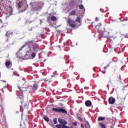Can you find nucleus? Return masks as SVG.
<instances>
[{
  "instance_id": "obj_33",
  "label": "nucleus",
  "mask_w": 128,
  "mask_h": 128,
  "mask_svg": "<svg viewBox=\"0 0 128 128\" xmlns=\"http://www.w3.org/2000/svg\"><path fill=\"white\" fill-rule=\"evenodd\" d=\"M106 68H108V66H105V67H104V70H106Z\"/></svg>"
},
{
  "instance_id": "obj_21",
  "label": "nucleus",
  "mask_w": 128,
  "mask_h": 128,
  "mask_svg": "<svg viewBox=\"0 0 128 128\" xmlns=\"http://www.w3.org/2000/svg\"><path fill=\"white\" fill-rule=\"evenodd\" d=\"M53 122L54 124H58V119H56V118H54Z\"/></svg>"
},
{
  "instance_id": "obj_17",
  "label": "nucleus",
  "mask_w": 128,
  "mask_h": 128,
  "mask_svg": "<svg viewBox=\"0 0 128 128\" xmlns=\"http://www.w3.org/2000/svg\"><path fill=\"white\" fill-rule=\"evenodd\" d=\"M22 2H18V8H22Z\"/></svg>"
},
{
  "instance_id": "obj_10",
  "label": "nucleus",
  "mask_w": 128,
  "mask_h": 128,
  "mask_svg": "<svg viewBox=\"0 0 128 128\" xmlns=\"http://www.w3.org/2000/svg\"><path fill=\"white\" fill-rule=\"evenodd\" d=\"M85 105L88 107L92 106V102L90 100H86L85 102Z\"/></svg>"
},
{
  "instance_id": "obj_3",
  "label": "nucleus",
  "mask_w": 128,
  "mask_h": 128,
  "mask_svg": "<svg viewBox=\"0 0 128 128\" xmlns=\"http://www.w3.org/2000/svg\"><path fill=\"white\" fill-rule=\"evenodd\" d=\"M52 110L55 112H60V114H68V112L65 109L62 108H52Z\"/></svg>"
},
{
  "instance_id": "obj_31",
  "label": "nucleus",
  "mask_w": 128,
  "mask_h": 128,
  "mask_svg": "<svg viewBox=\"0 0 128 128\" xmlns=\"http://www.w3.org/2000/svg\"><path fill=\"white\" fill-rule=\"evenodd\" d=\"M32 28L28 29V31L29 32H32Z\"/></svg>"
},
{
  "instance_id": "obj_28",
  "label": "nucleus",
  "mask_w": 128,
  "mask_h": 128,
  "mask_svg": "<svg viewBox=\"0 0 128 128\" xmlns=\"http://www.w3.org/2000/svg\"><path fill=\"white\" fill-rule=\"evenodd\" d=\"M63 128H69L68 126H66V125L63 126Z\"/></svg>"
},
{
  "instance_id": "obj_22",
  "label": "nucleus",
  "mask_w": 128,
  "mask_h": 128,
  "mask_svg": "<svg viewBox=\"0 0 128 128\" xmlns=\"http://www.w3.org/2000/svg\"><path fill=\"white\" fill-rule=\"evenodd\" d=\"M56 126L57 128H62V124H56Z\"/></svg>"
},
{
  "instance_id": "obj_38",
  "label": "nucleus",
  "mask_w": 128,
  "mask_h": 128,
  "mask_svg": "<svg viewBox=\"0 0 128 128\" xmlns=\"http://www.w3.org/2000/svg\"><path fill=\"white\" fill-rule=\"evenodd\" d=\"M110 128H114V126H111Z\"/></svg>"
},
{
  "instance_id": "obj_36",
  "label": "nucleus",
  "mask_w": 128,
  "mask_h": 128,
  "mask_svg": "<svg viewBox=\"0 0 128 128\" xmlns=\"http://www.w3.org/2000/svg\"><path fill=\"white\" fill-rule=\"evenodd\" d=\"M68 57H65V60H68V58H66Z\"/></svg>"
},
{
  "instance_id": "obj_24",
  "label": "nucleus",
  "mask_w": 128,
  "mask_h": 128,
  "mask_svg": "<svg viewBox=\"0 0 128 128\" xmlns=\"http://www.w3.org/2000/svg\"><path fill=\"white\" fill-rule=\"evenodd\" d=\"M64 120H62L60 118L58 119V121L60 122V124H62V122H63Z\"/></svg>"
},
{
  "instance_id": "obj_8",
  "label": "nucleus",
  "mask_w": 128,
  "mask_h": 128,
  "mask_svg": "<svg viewBox=\"0 0 128 128\" xmlns=\"http://www.w3.org/2000/svg\"><path fill=\"white\" fill-rule=\"evenodd\" d=\"M5 66H6V68H10H10L12 66V61L6 62L5 64Z\"/></svg>"
},
{
  "instance_id": "obj_14",
  "label": "nucleus",
  "mask_w": 128,
  "mask_h": 128,
  "mask_svg": "<svg viewBox=\"0 0 128 128\" xmlns=\"http://www.w3.org/2000/svg\"><path fill=\"white\" fill-rule=\"evenodd\" d=\"M60 124H62V126H66V124H68V122H66V120H63V121H62Z\"/></svg>"
},
{
  "instance_id": "obj_39",
  "label": "nucleus",
  "mask_w": 128,
  "mask_h": 128,
  "mask_svg": "<svg viewBox=\"0 0 128 128\" xmlns=\"http://www.w3.org/2000/svg\"><path fill=\"white\" fill-rule=\"evenodd\" d=\"M69 128H74V127H72V126H71V127H69Z\"/></svg>"
},
{
  "instance_id": "obj_32",
  "label": "nucleus",
  "mask_w": 128,
  "mask_h": 128,
  "mask_svg": "<svg viewBox=\"0 0 128 128\" xmlns=\"http://www.w3.org/2000/svg\"><path fill=\"white\" fill-rule=\"evenodd\" d=\"M70 63V60H68L67 62H66V64H69Z\"/></svg>"
},
{
  "instance_id": "obj_13",
  "label": "nucleus",
  "mask_w": 128,
  "mask_h": 128,
  "mask_svg": "<svg viewBox=\"0 0 128 128\" xmlns=\"http://www.w3.org/2000/svg\"><path fill=\"white\" fill-rule=\"evenodd\" d=\"M80 20H82V18H80V16H78L76 20H75V22H78L79 24H81V22H80Z\"/></svg>"
},
{
  "instance_id": "obj_7",
  "label": "nucleus",
  "mask_w": 128,
  "mask_h": 128,
  "mask_svg": "<svg viewBox=\"0 0 128 128\" xmlns=\"http://www.w3.org/2000/svg\"><path fill=\"white\" fill-rule=\"evenodd\" d=\"M30 7L34 10V8H36V2H31L30 4Z\"/></svg>"
},
{
  "instance_id": "obj_25",
  "label": "nucleus",
  "mask_w": 128,
  "mask_h": 128,
  "mask_svg": "<svg viewBox=\"0 0 128 128\" xmlns=\"http://www.w3.org/2000/svg\"><path fill=\"white\" fill-rule=\"evenodd\" d=\"M78 119L79 120H80V122H82V118L80 116H78Z\"/></svg>"
},
{
  "instance_id": "obj_41",
  "label": "nucleus",
  "mask_w": 128,
  "mask_h": 128,
  "mask_svg": "<svg viewBox=\"0 0 128 128\" xmlns=\"http://www.w3.org/2000/svg\"><path fill=\"white\" fill-rule=\"evenodd\" d=\"M110 66V64L108 66Z\"/></svg>"
},
{
  "instance_id": "obj_11",
  "label": "nucleus",
  "mask_w": 128,
  "mask_h": 128,
  "mask_svg": "<svg viewBox=\"0 0 128 128\" xmlns=\"http://www.w3.org/2000/svg\"><path fill=\"white\" fill-rule=\"evenodd\" d=\"M38 84H34L32 88L34 92L35 90H38Z\"/></svg>"
},
{
  "instance_id": "obj_29",
  "label": "nucleus",
  "mask_w": 128,
  "mask_h": 128,
  "mask_svg": "<svg viewBox=\"0 0 128 128\" xmlns=\"http://www.w3.org/2000/svg\"><path fill=\"white\" fill-rule=\"evenodd\" d=\"M81 128H84V126L83 124H81Z\"/></svg>"
},
{
  "instance_id": "obj_15",
  "label": "nucleus",
  "mask_w": 128,
  "mask_h": 128,
  "mask_svg": "<svg viewBox=\"0 0 128 128\" xmlns=\"http://www.w3.org/2000/svg\"><path fill=\"white\" fill-rule=\"evenodd\" d=\"M105 118L104 117L99 116L98 118V122H100L102 120H104Z\"/></svg>"
},
{
  "instance_id": "obj_27",
  "label": "nucleus",
  "mask_w": 128,
  "mask_h": 128,
  "mask_svg": "<svg viewBox=\"0 0 128 128\" xmlns=\"http://www.w3.org/2000/svg\"><path fill=\"white\" fill-rule=\"evenodd\" d=\"M117 80H120V76H118L116 78Z\"/></svg>"
},
{
  "instance_id": "obj_5",
  "label": "nucleus",
  "mask_w": 128,
  "mask_h": 128,
  "mask_svg": "<svg viewBox=\"0 0 128 128\" xmlns=\"http://www.w3.org/2000/svg\"><path fill=\"white\" fill-rule=\"evenodd\" d=\"M69 6L72 10L78 8V4L74 0H70L69 3Z\"/></svg>"
},
{
  "instance_id": "obj_9",
  "label": "nucleus",
  "mask_w": 128,
  "mask_h": 128,
  "mask_svg": "<svg viewBox=\"0 0 128 128\" xmlns=\"http://www.w3.org/2000/svg\"><path fill=\"white\" fill-rule=\"evenodd\" d=\"M108 32L106 31H104L102 32V38H108Z\"/></svg>"
},
{
  "instance_id": "obj_4",
  "label": "nucleus",
  "mask_w": 128,
  "mask_h": 128,
  "mask_svg": "<svg viewBox=\"0 0 128 128\" xmlns=\"http://www.w3.org/2000/svg\"><path fill=\"white\" fill-rule=\"evenodd\" d=\"M68 22L70 28H76V22L74 20L72 19H68Z\"/></svg>"
},
{
  "instance_id": "obj_37",
  "label": "nucleus",
  "mask_w": 128,
  "mask_h": 128,
  "mask_svg": "<svg viewBox=\"0 0 128 128\" xmlns=\"http://www.w3.org/2000/svg\"><path fill=\"white\" fill-rule=\"evenodd\" d=\"M68 42H66V45L68 46Z\"/></svg>"
},
{
  "instance_id": "obj_26",
  "label": "nucleus",
  "mask_w": 128,
  "mask_h": 128,
  "mask_svg": "<svg viewBox=\"0 0 128 128\" xmlns=\"http://www.w3.org/2000/svg\"><path fill=\"white\" fill-rule=\"evenodd\" d=\"M73 126H78V123H76V122H74L72 123Z\"/></svg>"
},
{
  "instance_id": "obj_16",
  "label": "nucleus",
  "mask_w": 128,
  "mask_h": 128,
  "mask_svg": "<svg viewBox=\"0 0 128 128\" xmlns=\"http://www.w3.org/2000/svg\"><path fill=\"white\" fill-rule=\"evenodd\" d=\"M44 120L46 121V122H50V118H48V116H44Z\"/></svg>"
},
{
  "instance_id": "obj_19",
  "label": "nucleus",
  "mask_w": 128,
  "mask_h": 128,
  "mask_svg": "<svg viewBox=\"0 0 128 128\" xmlns=\"http://www.w3.org/2000/svg\"><path fill=\"white\" fill-rule=\"evenodd\" d=\"M10 34H12V32H8L6 33V36L8 38H10Z\"/></svg>"
},
{
  "instance_id": "obj_12",
  "label": "nucleus",
  "mask_w": 128,
  "mask_h": 128,
  "mask_svg": "<svg viewBox=\"0 0 128 128\" xmlns=\"http://www.w3.org/2000/svg\"><path fill=\"white\" fill-rule=\"evenodd\" d=\"M70 16H76V11L73 10L70 12Z\"/></svg>"
},
{
  "instance_id": "obj_35",
  "label": "nucleus",
  "mask_w": 128,
  "mask_h": 128,
  "mask_svg": "<svg viewBox=\"0 0 128 128\" xmlns=\"http://www.w3.org/2000/svg\"><path fill=\"white\" fill-rule=\"evenodd\" d=\"M52 76V78H54V77L56 76L54 75H52V76Z\"/></svg>"
},
{
  "instance_id": "obj_20",
  "label": "nucleus",
  "mask_w": 128,
  "mask_h": 128,
  "mask_svg": "<svg viewBox=\"0 0 128 128\" xmlns=\"http://www.w3.org/2000/svg\"><path fill=\"white\" fill-rule=\"evenodd\" d=\"M99 125L101 126L102 128H106V126L104 123H100Z\"/></svg>"
},
{
  "instance_id": "obj_40",
  "label": "nucleus",
  "mask_w": 128,
  "mask_h": 128,
  "mask_svg": "<svg viewBox=\"0 0 128 128\" xmlns=\"http://www.w3.org/2000/svg\"><path fill=\"white\" fill-rule=\"evenodd\" d=\"M45 81H46V82H48V80H45Z\"/></svg>"
},
{
  "instance_id": "obj_2",
  "label": "nucleus",
  "mask_w": 128,
  "mask_h": 128,
  "mask_svg": "<svg viewBox=\"0 0 128 128\" xmlns=\"http://www.w3.org/2000/svg\"><path fill=\"white\" fill-rule=\"evenodd\" d=\"M18 88L20 90V94L18 96L22 100L21 104L22 106H24V108H27L28 107V101H26V102H24V92H26V89L24 87L20 86L18 87Z\"/></svg>"
},
{
  "instance_id": "obj_1",
  "label": "nucleus",
  "mask_w": 128,
  "mask_h": 128,
  "mask_svg": "<svg viewBox=\"0 0 128 128\" xmlns=\"http://www.w3.org/2000/svg\"><path fill=\"white\" fill-rule=\"evenodd\" d=\"M26 46H28L29 50L31 54V57L32 58H34L36 56V54L40 50V48L38 47V44L35 42L34 40H30V42H27L26 44L22 46L21 48V50H22L24 48H26Z\"/></svg>"
},
{
  "instance_id": "obj_6",
  "label": "nucleus",
  "mask_w": 128,
  "mask_h": 128,
  "mask_svg": "<svg viewBox=\"0 0 128 128\" xmlns=\"http://www.w3.org/2000/svg\"><path fill=\"white\" fill-rule=\"evenodd\" d=\"M110 104H114L116 102V99L114 97H110L108 98Z\"/></svg>"
},
{
  "instance_id": "obj_23",
  "label": "nucleus",
  "mask_w": 128,
  "mask_h": 128,
  "mask_svg": "<svg viewBox=\"0 0 128 128\" xmlns=\"http://www.w3.org/2000/svg\"><path fill=\"white\" fill-rule=\"evenodd\" d=\"M79 8H80V10H82L84 8V5L80 4L79 6Z\"/></svg>"
},
{
  "instance_id": "obj_18",
  "label": "nucleus",
  "mask_w": 128,
  "mask_h": 128,
  "mask_svg": "<svg viewBox=\"0 0 128 128\" xmlns=\"http://www.w3.org/2000/svg\"><path fill=\"white\" fill-rule=\"evenodd\" d=\"M51 20H52V22H55V20H56V18L54 16H52Z\"/></svg>"
},
{
  "instance_id": "obj_30",
  "label": "nucleus",
  "mask_w": 128,
  "mask_h": 128,
  "mask_svg": "<svg viewBox=\"0 0 128 128\" xmlns=\"http://www.w3.org/2000/svg\"><path fill=\"white\" fill-rule=\"evenodd\" d=\"M96 22H98V18H96Z\"/></svg>"
},
{
  "instance_id": "obj_34",
  "label": "nucleus",
  "mask_w": 128,
  "mask_h": 128,
  "mask_svg": "<svg viewBox=\"0 0 128 128\" xmlns=\"http://www.w3.org/2000/svg\"><path fill=\"white\" fill-rule=\"evenodd\" d=\"M108 38H109V39L112 38V36H109V37H108Z\"/></svg>"
}]
</instances>
